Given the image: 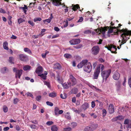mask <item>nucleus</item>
<instances>
[{
  "instance_id": "obj_29",
  "label": "nucleus",
  "mask_w": 131,
  "mask_h": 131,
  "mask_svg": "<svg viewBox=\"0 0 131 131\" xmlns=\"http://www.w3.org/2000/svg\"><path fill=\"white\" fill-rule=\"evenodd\" d=\"M12 18V16H9L8 17V24L10 25L11 26L12 25V21L11 20V19Z\"/></svg>"
},
{
  "instance_id": "obj_57",
  "label": "nucleus",
  "mask_w": 131,
  "mask_h": 131,
  "mask_svg": "<svg viewBox=\"0 0 131 131\" xmlns=\"http://www.w3.org/2000/svg\"><path fill=\"white\" fill-rule=\"evenodd\" d=\"M98 67H99L100 68H101V71H102L104 70V66L103 65L101 64L99 66H98Z\"/></svg>"
},
{
  "instance_id": "obj_51",
  "label": "nucleus",
  "mask_w": 131,
  "mask_h": 131,
  "mask_svg": "<svg viewBox=\"0 0 131 131\" xmlns=\"http://www.w3.org/2000/svg\"><path fill=\"white\" fill-rule=\"evenodd\" d=\"M51 21V20L49 18L44 20H43V22L45 23V22H47L48 23H50Z\"/></svg>"
},
{
  "instance_id": "obj_19",
  "label": "nucleus",
  "mask_w": 131,
  "mask_h": 131,
  "mask_svg": "<svg viewBox=\"0 0 131 131\" xmlns=\"http://www.w3.org/2000/svg\"><path fill=\"white\" fill-rule=\"evenodd\" d=\"M61 68V66L59 63H56L54 65L53 68L55 69H60Z\"/></svg>"
},
{
  "instance_id": "obj_53",
  "label": "nucleus",
  "mask_w": 131,
  "mask_h": 131,
  "mask_svg": "<svg viewBox=\"0 0 131 131\" xmlns=\"http://www.w3.org/2000/svg\"><path fill=\"white\" fill-rule=\"evenodd\" d=\"M13 57H10L9 58V61L10 63H14L13 62Z\"/></svg>"
},
{
  "instance_id": "obj_64",
  "label": "nucleus",
  "mask_w": 131,
  "mask_h": 131,
  "mask_svg": "<svg viewBox=\"0 0 131 131\" xmlns=\"http://www.w3.org/2000/svg\"><path fill=\"white\" fill-rule=\"evenodd\" d=\"M127 126L126 127L127 128H131V123H129L128 124H127Z\"/></svg>"
},
{
  "instance_id": "obj_26",
  "label": "nucleus",
  "mask_w": 131,
  "mask_h": 131,
  "mask_svg": "<svg viewBox=\"0 0 131 131\" xmlns=\"http://www.w3.org/2000/svg\"><path fill=\"white\" fill-rule=\"evenodd\" d=\"M78 91V89L76 88H74L72 89L71 92L72 93L76 94L77 93Z\"/></svg>"
},
{
  "instance_id": "obj_43",
  "label": "nucleus",
  "mask_w": 131,
  "mask_h": 131,
  "mask_svg": "<svg viewBox=\"0 0 131 131\" xmlns=\"http://www.w3.org/2000/svg\"><path fill=\"white\" fill-rule=\"evenodd\" d=\"M71 128L69 127L64 129V131H71Z\"/></svg>"
},
{
  "instance_id": "obj_40",
  "label": "nucleus",
  "mask_w": 131,
  "mask_h": 131,
  "mask_svg": "<svg viewBox=\"0 0 131 131\" xmlns=\"http://www.w3.org/2000/svg\"><path fill=\"white\" fill-rule=\"evenodd\" d=\"M14 103V104H17V103L19 102V100L17 98H16L14 99L13 100Z\"/></svg>"
},
{
  "instance_id": "obj_27",
  "label": "nucleus",
  "mask_w": 131,
  "mask_h": 131,
  "mask_svg": "<svg viewBox=\"0 0 131 131\" xmlns=\"http://www.w3.org/2000/svg\"><path fill=\"white\" fill-rule=\"evenodd\" d=\"M56 94L54 92H53L52 93H50L49 94V97H54L56 96Z\"/></svg>"
},
{
  "instance_id": "obj_50",
  "label": "nucleus",
  "mask_w": 131,
  "mask_h": 131,
  "mask_svg": "<svg viewBox=\"0 0 131 131\" xmlns=\"http://www.w3.org/2000/svg\"><path fill=\"white\" fill-rule=\"evenodd\" d=\"M38 76H39L42 78L43 79L45 80L46 79V77L44 75V74H43L40 75H38Z\"/></svg>"
},
{
  "instance_id": "obj_15",
  "label": "nucleus",
  "mask_w": 131,
  "mask_h": 131,
  "mask_svg": "<svg viewBox=\"0 0 131 131\" xmlns=\"http://www.w3.org/2000/svg\"><path fill=\"white\" fill-rule=\"evenodd\" d=\"M43 70L42 67L40 66H39L37 68L36 70V72L38 74L41 73Z\"/></svg>"
},
{
  "instance_id": "obj_42",
  "label": "nucleus",
  "mask_w": 131,
  "mask_h": 131,
  "mask_svg": "<svg viewBox=\"0 0 131 131\" xmlns=\"http://www.w3.org/2000/svg\"><path fill=\"white\" fill-rule=\"evenodd\" d=\"M82 47V45L80 44L77 46H74V47L77 49H79Z\"/></svg>"
},
{
  "instance_id": "obj_59",
  "label": "nucleus",
  "mask_w": 131,
  "mask_h": 131,
  "mask_svg": "<svg viewBox=\"0 0 131 131\" xmlns=\"http://www.w3.org/2000/svg\"><path fill=\"white\" fill-rule=\"evenodd\" d=\"M83 19L82 17H81L79 19L78 21V22H81L83 20Z\"/></svg>"
},
{
  "instance_id": "obj_6",
  "label": "nucleus",
  "mask_w": 131,
  "mask_h": 131,
  "mask_svg": "<svg viewBox=\"0 0 131 131\" xmlns=\"http://www.w3.org/2000/svg\"><path fill=\"white\" fill-rule=\"evenodd\" d=\"M14 72H16L15 77L16 78L18 77L20 79V76L22 74L23 70H17L16 68H14L13 69Z\"/></svg>"
},
{
  "instance_id": "obj_34",
  "label": "nucleus",
  "mask_w": 131,
  "mask_h": 131,
  "mask_svg": "<svg viewBox=\"0 0 131 131\" xmlns=\"http://www.w3.org/2000/svg\"><path fill=\"white\" fill-rule=\"evenodd\" d=\"M84 131H92L90 127L89 126H87L85 127L84 129Z\"/></svg>"
},
{
  "instance_id": "obj_44",
  "label": "nucleus",
  "mask_w": 131,
  "mask_h": 131,
  "mask_svg": "<svg viewBox=\"0 0 131 131\" xmlns=\"http://www.w3.org/2000/svg\"><path fill=\"white\" fill-rule=\"evenodd\" d=\"M46 103L47 105L51 106H52L53 105V103L49 101L47 102Z\"/></svg>"
},
{
  "instance_id": "obj_16",
  "label": "nucleus",
  "mask_w": 131,
  "mask_h": 131,
  "mask_svg": "<svg viewBox=\"0 0 131 131\" xmlns=\"http://www.w3.org/2000/svg\"><path fill=\"white\" fill-rule=\"evenodd\" d=\"M89 107V104L87 103L86 102L83 104L81 106V108L84 110H86Z\"/></svg>"
},
{
  "instance_id": "obj_18",
  "label": "nucleus",
  "mask_w": 131,
  "mask_h": 131,
  "mask_svg": "<svg viewBox=\"0 0 131 131\" xmlns=\"http://www.w3.org/2000/svg\"><path fill=\"white\" fill-rule=\"evenodd\" d=\"M98 126V124H92L91 125L89 126L92 131H93L95 129L97 128Z\"/></svg>"
},
{
  "instance_id": "obj_13",
  "label": "nucleus",
  "mask_w": 131,
  "mask_h": 131,
  "mask_svg": "<svg viewBox=\"0 0 131 131\" xmlns=\"http://www.w3.org/2000/svg\"><path fill=\"white\" fill-rule=\"evenodd\" d=\"M109 112L110 114L113 113L114 112V108L113 105L112 104H110L108 108Z\"/></svg>"
},
{
  "instance_id": "obj_1",
  "label": "nucleus",
  "mask_w": 131,
  "mask_h": 131,
  "mask_svg": "<svg viewBox=\"0 0 131 131\" xmlns=\"http://www.w3.org/2000/svg\"><path fill=\"white\" fill-rule=\"evenodd\" d=\"M112 29H116V32H115L116 34H118V32H120L121 33H123L121 35V37L122 38V41L119 46L121 47L122 45L126 43L127 40L129 39L130 36L131 35V30H128L126 28L125 29L123 28L121 30H119L118 29L119 27H111Z\"/></svg>"
},
{
  "instance_id": "obj_17",
  "label": "nucleus",
  "mask_w": 131,
  "mask_h": 131,
  "mask_svg": "<svg viewBox=\"0 0 131 131\" xmlns=\"http://www.w3.org/2000/svg\"><path fill=\"white\" fill-rule=\"evenodd\" d=\"M124 119V117L122 115L118 116L113 118L112 120L113 121H116L117 120L121 121Z\"/></svg>"
},
{
  "instance_id": "obj_32",
  "label": "nucleus",
  "mask_w": 131,
  "mask_h": 131,
  "mask_svg": "<svg viewBox=\"0 0 131 131\" xmlns=\"http://www.w3.org/2000/svg\"><path fill=\"white\" fill-rule=\"evenodd\" d=\"M44 84L46 85L48 87V88L49 89H51V86L50 85V83L49 82H47L46 81H43Z\"/></svg>"
},
{
  "instance_id": "obj_41",
  "label": "nucleus",
  "mask_w": 131,
  "mask_h": 131,
  "mask_svg": "<svg viewBox=\"0 0 131 131\" xmlns=\"http://www.w3.org/2000/svg\"><path fill=\"white\" fill-rule=\"evenodd\" d=\"M53 124V122L52 121H49L46 123V124L48 126H50L52 125Z\"/></svg>"
},
{
  "instance_id": "obj_3",
  "label": "nucleus",
  "mask_w": 131,
  "mask_h": 131,
  "mask_svg": "<svg viewBox=\"0 0 131 131\" xmlns=\"http://www.w3.org/2000/svg\"><path fill=\"white\" fill-rule=\"evenodd\" d=\"M100 51V48L98 46H95L91 49V53L94 55L98 54Z\"/></svg>"
},
{
  "instance_id": "obj_49",
  "label": "nucleus",
  "mask_w": 131,
  "mask_h": 131,
  "mask_svg": "<svg viewBox=\"0 0 131 131\" xmlns=\"http://www.w3.org/2000/svg\"><path fill=\"white\" fill-rule=\"evenodd\" d=\"M120 82L119 81H117L116 82V85L117 86L118 88H119L120 86Z\"/></svg>"
},
{
  "instance_id": "obj_52",
  "label": "nucleus",
  "mask_w": 131,
  "mask_h": 131,
  "mask_svg": "<svg viewBox=\"0 0 131 131\" xmlns=\"http://www.w3.org/2000/svg\"><path fill=\"white\" fill-rule=\"evenodd\" d=\"M60 97L61 98L63 99H64L66 98V96L65 95V94H64V95H63L62 94H60Z\"/></svg>"
},
{
  "instance_id": "obj_36",
  "label": "nucleus",
  "mask_w": 131,
  "mask_h": 131,
  "mask_svg": "<svg viewBox=\"0 0 131 131\" xmlns=\"http://www.w3.org/2000/svg\"><path fill=\"white\" fill-rule=\"evenodd\" d=\"M25 21V20L23 19L20 18L18 19V22L19 24H20L23 22Z\"/></svg>"
},
{
  "instance_id": "obj_63",
  "label": "nucleus",
  "mask_w": 131,
  "mask_h": 131,
  "mask_svg": "<svg viewBox=\"0 0 131 131\" xmlns=\"http://www.w3.org/2000/svg\"><path fill=\"white\" fill-rule=\"evenodd\" d=\"M31 122L32 123L35 124H37L38 123V122L36 120H34L33 121H31Z\"/></svg>"
},
{
  "instance_id": "obj_8",
  "label": "nucleus",
  "mask_w": 131,
  "mask_h": 131,
  "mask_svg": "<svg viewBox=\"0 0 131 131\" xmlns=\"http://www.w3.org/2000/svg\"><path fill=\"white\" fill-rule=\"evenodd\" d=\"M100 72V67H97L93 75V79H97Z\"/></svg>"
},
{
  "instance_id": "obj_47",
  "label": "nucleus",
  "mask_w": 131,
  "mask_h": 131,
  "mask_svg": "<svg viewBox=\"0 0 131 131\" xmlns=\"http://www.w3.org/2000/svg\"><path fill=\"white\" fill-rule=\"evenodd\" d=\"M42 19L41 18L39 17L36 18L34 19V21L35 22H36L37 21H40Z\"/></svg>"
},
{
  "instance_id": "obj_37",
  "label": "nucleus",
  "mask_w": 131,
  "mask_h": 131,
  "mask_svg": "<svg viewBox=\"0 0 131 131\" xmlns=\"http://www.w3.org/2000/svg\"><path fill=\"white\" fill-rule=\"evenodd\" d=\"M71 127L72 128H74L77 125V123L75 122H72L71 123Z\"/></svg>"
},
{
  "instance_id": "obj_5",
  "label": "nucleus",
  "mask_w": 131,
  "mask_h": 131,
  "mask_svg": "<svg viewBox=\"0 0 131 131\" xmlns=\"http://www.w3.org/2000/svg\"><path fill=\"white\" fill-rule=\"evenodd\" d=\"M69 81L70 84L72 86L75 85L77 83V80L71 74L69 76Z\"/></svg>"
},
{
  "instance_id": "obj_23",
  "label": "nucleus",
  "mask_w": 131,
  "mask_h": 131,
  "mask_svg": "<svg viewBox=\"0 0 131 131\" xmlns=\"http://www.w3.org/2000/svg\"><path fill=\"white\" fill-rule=\"evenodd\" d=\"M111 48H114L115 50V51H111V52L112 53H114L115 54H116L117 53V52L116 51L117 49L116 48V46H115L111 45Z\"/></svg>"
},
{
  "instance_id": "obj_12",
  "label": "nucleus",
  "mask_w": 131,
  "mask_h": 131,
  "mask_svg": "<svg viewBox=\"0 0 131 131\" xmlns=\"http://www.w3.org/2000/svg\"><path fill=\"white\" fill-rule=\"evenodd\" d=\"M62 0H51L52 1L53 4L56 6H58L61 5V2H60Z\"/></svg>"
},
{
  "instance_id": "obj_10",
  "label": "nucleus",
  "mask_w": 131,
  "mask_h": 131,
  "mask_svg": "<svg viewBox=\"0 0 131 131\" xmlns=\"http://www.w3.org/2000/svg\"><path fill=\"white\" fill-rule=\"evenodd\" d=\"M69 42L71 45H77L80 43V40L79 39H73L70 41Z\"/></svg>"
},
{
  "instance_id": "obj_4",
  "label": "nucleus",
  "mask_w": 131,
  "mask_h": 131,
  "mask_svg": "<svg viewBox=\"0 0 131 131\" xmlns=\"http://www.w3.org/2000/svg\"><path fill=\"white\" fill-rule=\"evenodd\" d=\"M92 69V66L90 62H87V63L83 67V70L85 71L88 73L90 72Z\"/></svg>"
},
{
  "instance_id": "obj_39",
  "label": "nucleus",
  "mask_w": 131,
  "mask_h": 131,
  "mask_svg": "<svg viewBox=\"0 0 131 131\" xmlns=\"http://www.w3.org/2000/svg\"><path fill=\"white\" fill-rule=\"evenodd\" d=\"M3 109L4 112L5 113L7 112L8 111V108L5 106H3Z\"/></svg>"
},
{
  "instance_id": "obj_45",
  "label": "nucleus",
  "mask_w": 131,
  "mask_h": 131,
  "mask_svg": "<svg viewBox=\"0 0 131 131\" xmlns=\"http://www.w3.org/2000/svg\"><path fill=\"white\" fill-rule=\"evenodd\" d=\"M41 96L40 95H39L37 96L36 97V100L38 101H39L41 100Z\"/></svg>"
},
{
  "instance_id": "obj_38",
  "label": "nucleus",
  "mask_w": 131,
  "mask_h": 131,
  "mask_svg": "<svg viewBox=\"0 0 131 131\" xmlns=\"http://www.w3.org/2000/svg\"><path fill=\"white\" fill-rule=\"evenodd\" d=\"M90 87L92 89H93V88H94L95 89L96 91H100V92L102 91V90H101V89H99L98 88H97L95 86H92Z\"/></svg>"
},
{
  "instance_id": "obj_54",
  "label": "nucleus",
  "mask_w": 131,
  "mask_h": 131,
  "mask_svg": "<svg viewBox=\"0 0 131 131\" xmlns=\"http://www.w3.org/2000/svg\"><path fill=\"white\" fill-rule=\"evenodd\" d=\"M65 23L64 24V27H67L68 25V21L67 20H66V21H65Z\"/></svg>"
},
{
  "instance_id": "obj_35",
  "label": "nucleus",
  "mask_w": 131,
  "mask_h": 131,
  "mask_svg": "<svg viewBox=\"0 0 131 131\" xmlns=\"http://www.w3.org/2000/svg\"><path fill=\"white\" fill-rule=\"evenodd\" d=\"M102 117H104L105 116L107 112L106 110L105 109H103L102 111Z\"/></svg>"
},
{
  "instance_id": "obj_33",
  "label": "nucleus",
  "mask_w": 131,
  "mask_h": 131,
  "mask_svg": "<svg viewBox=\"0 0 131 131\" xmlns=\"http://www.w3.org/2000/svg\"><path fill=\"white\" fill-rule=\"evenodd\" d=\"M66 114L67 115H65V117L66 118L68 119H70L71 118V117L69 115L70 113L68 112H67Z\"/></svg>"
},
{
  "instance_id": "obj_30",
  "label": "nucleus",
  "mask_w": 131,
  "mask_h": 131,
  "mask_svg": "<svg viewBox=\"0 0 131 131\" xmlns=\"http://www.w3.org/2000/svg\"><path fill=\"white\" fill-rule=\"evenodd\" d=\"M64 56L65 58L68 59L71 58L72 57V56L70 54L68 53H66L64 54Z\"/></svg>"
},
{
  "instance_id": "obj_25",
  "label": "nucleus",
  "mask_w": 131,
  "mask_h": 131,
  "mask_svg": "<svg viewBox=\"0 0 131 131\" xmlns=\"http://www.w3.org/2000/svg\"><path fill=\"white\" fill-rule=\"evenodd\" d=\"M58 129V128L56 125L52 126L51 128V130L52 131H57Z\"/></svg>"
},
{
  "instance_id": "obj_7",
  "label": "nucleus",
  "mask_w": 131,
  "mask_h": 131,
  "mask_svg": "<svg viewBox=\"0 0 131 131\" xmlns=\"http://www.w3.org/2000/svg\"><path fill=\"white\" fill-rule=\"evenodd\" d=\"M109 27L108 26L105 27L103 28H102L101 29H96L95 30V32L97 33L99 32L100 31V32L99 33V35L100 34V33H102L103 35H104L105 34V33L106 31L107 30V29H108Z\"/></svg>"
},
{
  "instance_id": "obj_58",
  "label": "nucleus",
  "mask_w": 131,
  "mask_h": 131,
  "mask_svg": "<svg viewBox=\"0 0 131 131\" xmlns=\"http://www.w3.org/2000/svg\"><path fill=\"white\" fill-rule=\"evenodd\" d=\"M99 61L101 63L104 62L105 61L104 60H103L102 58H100L99 59Z\"/></svg>"
},
{
  "instance_id": "obj_60",
  "label": "nucleus",
  "mask_w": 131,
  "mask_h": 131,
  "mask_svg": "<svg viewBox=\"0 0 131 131\" xmlns=\"http://www.w3.org/2000/svg\"><path fill=\"white\" fill-rule=\"evenodd\" d=\"M95 106V104L94 101H92L91 102V107L93 108Z\"/></svg>"
},
{
  "instance_id": "obj_24",
  "label": "nucleus",
  "mask_w": 131,
  "mask_h": 131,
  "mask_svg": "<svg viewBox=\"0 0 131 131\" xmlns=\"http://www.w3.org/2000/svg\"><path fill=\"white\" fill-rule=\"evenodd\" d=\"M72 9L73 10L75 11L77 9H80V7L79 5L76 4L73 7Z\"/></svg>"
},
{
  "instance_id": "obj_21",
  "label": "nucleus",
  "mask_w": 131,
  "mask_h": 131,
  "mask_svg": "<svg viewBox=\"0 0 131 131\" xmlns=\"http://www.w3.org/2000/svg\"><path fill=\"white\" fill-rule=\"evenodd\" d=\"M8 45V43L7 41H5L4 42L3 45L4 49L7 50L8 49V48L7 46Z\"/></svg>"
},
{
  "instance_id": "obj_46",
  "label": "nucleus",
  "mask_w": 131,
  "mask_h": 131,
  "mask_svg": "<svg viewBox=\"0 0 131 131\" xmlns=\"http://www.w3.org/2000/svg\"><path fill=\"white\" fill-rule=\"evenodd\" d=\"M129 120L128 119H126L124 122V124L125 125L128 124H129Z\"/></svg>"
},
{
  "instance_id": "obj_28",
  "label": "nucleus",
  "mask_w": 131,
  "mask_h": 131,
  "mask_svg": "<svg viewBox=\"0 0 131 131\" xmlns=\"http://www.w3.org/2000/svg\"><path fill=\"white\" fill-rule=\"evenodd\" d=\"M59 109L58 107H56L55 108L54 110V112L55 113V115L56 116H58V112L59 111Z\"/></svg>"
},
{
  "instance_id": "obj_11",
  "label": "nucleus",
  "mask_w": 131,
  "mask_h": 131,
  "mask_svg": "<svg viewBox=\"0 0 131 131\" xmlns=\"http://www.w3.org/2000/svg\"><path fill=\"white\" fill-rule=\"evenodd\" d=\"M20 59L22 61H26L28 60V57L26 55L20 54L19 55Z\"/></svg>"
},
{
  "instance_id": "obj_62",
  "label": "nucleus",
  "mask_w": 131,
  "mask_h": 131,
  "mask_svg": "<svg viewBox=\"0 0 131 131\" xmlns=\"http://www.w3.org/2000/svg\"><path fill=\"white\" fill-rule=\"evenodd\" d=\"M0 12L4 14L6 13V11L2 8H1L0 9Z\"/></svg>"
},
{
  "instance_id": "obj_20",
  "label": "nucleus",
  "mask_w": 131,
  "mask_h": 131,
  "mask_svg": "<svg viewBox=\"0 0 131 131\" xmlns=\"http://www.w3.org/2000/svg\"><path fill=\"white\" fill-rule=\"evenodd\" d=\"M62 84L64 88L65 89H67L68 88L69 86H70L71 85L70 84V83L69 82H67V84L66 83H64Z\"/></svg>"
},
{
  "instance_id": "obj_56",
  "label": "nucleus",
  "mask_w": 131,
  "mask_h": 131,
  "mask_svg": "<svg viewBox=\"0 0 131 131\" xmlns=\"http://www.w3.org/2000/svg\"><path fill=\"white\" fill-rule=\"evenodd\" d=\"M113 30L111 27L108 30V34H110L112 32H113Z\"/></svg>"
},
{
  "instance_id": "obj_55",
  "label": "nucleus",
  "mask_w": 131,
  "mask_h": 131,
  "mask_svg": "<svg viewBox=\"0 0 131 131\" xmlns=\"http://www.w3.org/2000/svg\"><path fill=\"white\" fill-rule=\"evenodd\" d=\"M30 127L33 129H36V126L35 125H31L30 126Z\"/></svg>"
},
{
  "instance_id": "obj_48",
  "label": "nucleus",
  "mask_w": 131,
  "mask_h": 131,
  "mask_svg": "<svg viewBox=\"0 0 131 131\" xmlns=\"http://www.w3.org/2000/svg\"><path fill=\"white\" fill-rule=\"evenodd\" d=\"M128 83L129 87L131 88V77L128 79Z\"/></svg>"
},
{
  "instance_id": "obj_22",
  "label": "nucleus",
  "mask_w": 131,
  "mask_h": 131,
  "mask_svg": "<svg viewBox=\"0 0 131 131\" xmlns=\"http://www.w3.org/2000/svg\"><path fill=\"white\" fill-rule=\"evenodd\" d=\"M24 50L25 52H27L30 54H31L32 53L31 50L27 48H25L24 49Z\"/></svg>"
},
{
  "instance_id": "obj_31",
  "label": "nucleus",
  "mask_w": 131,
  "mask_h": 131,
  "mask_svg": "<svg viewBox=\"0 0 131 131\" xmlns=\"http://www.w3.org/2000/svg\"><path fill=\"white\" fill-rule=\"evenodd\" d=\"M31 68V67L28 66V65H26L23 68V69L25 71H26L28 70H29Z\"/></svg>"
},
{
  "instance_id": "obj_61",
  "label": "nucleus",
  "mask_w": 131,
  "mask_h": 131,
  "mask_svg": "<svg viewBox=\"0 0 131 131\" xmlns=\"http://www.w3.org/2000/svg\"><path fill=\"white\" fill-rule=\"evenodd\" d=\"M91 116H93V117L94 118H96L97 117L96 115L94 113L91 114Z\"/></svg>"
},
{
  "instance_id": "obj_14",
  "label": "nucleus",
  "mask_w": 131,
  "mask_h": 131,
  "mask_svg": "<svg viewBox=\"0 0 131 131\" xmlns=\"http://www.w3.org/2000/svg\"><path fill=\"white\" fill-rule=\"evenodd\" d=\"M120 77L119 74L116 71L113 75V78L115 80H117L119 79Z\"/></svg>"
},
{
  "instance_id": "obj_9",
  "label": "nucleus",
  "mask_w": 131,
  "mask_h": 131,
  "mask_svg": "<svg viewBox=\"0 0 131 131\" xmlns=\"http://www.w3.org/2000/svg\"><path fill=\"white\" fill-rule=\"evenodd\" d=\"M88 61L87 59H85L82 60L78 65L77 66V67L78 68H82L84 66H85L86 65L87 62Z\"/></svg>"
},
{
  "instance_id": "obj_2",
  "label": "nucleus",
  "mask_w": 131,
  "mask_h": 131,
  "mask_svg": "<svg viewBox=\"0 0 131 131\" xmlns=\"http://www.w3.org/2000/svg\"><path fill=\"white\" fill-rule=\"evenodd\" d=\"M111 72V70L109 69L107 70H105L102 72L101 75L103 78V81H106L107 78L109 77Z\"/></svg>"
}]
</instances>
